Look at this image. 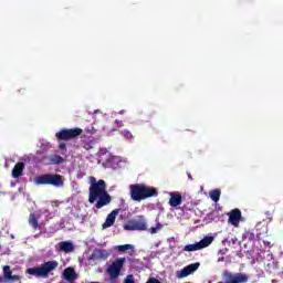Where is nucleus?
Returning <instances> with one entry per match:
<instances>
[{"instance_id":"f257e3e1","label":"nucleus","mask_w":283,"mask_h":283,"mask_svg":"<svg viewBox=\"0 0 283 283\" xmlns=\"http://www.w3.org/2000/svg\"><path fill=\"white\" fill-rule=\"evenodd\" d=\"M90 197L88 202L91 205L96 203V209H102L112 202V197L107 193V188L104 180H96L94 177H90Z\"/></svg>"},{"instance_id":"f03ea898","label":"nucleus","mask_w":283,"mask_h":283,"mask_svg":"<svg viewBox=\"0 0 283 283\" xmlns=\"http://www.w3.org/2000/svg\"><path fill=\"white\" fill-rule=\"evenodd\" d=\"M129 191L130 198L135 202H143V200H147V198H156L158 196V189L145 184L130 185Z\"/></svg>"},{"instance_id":"7ed1b4c3","label":"nucleus","mask_w":283,"mask_h":283,"mask_svg":"<svg viewBox=\"0 0 283 283\" xmlns=\"http://www.w3.org/2000/svg\"><path fill=\"white\" fill-rule=\"evenodd\" d=\"M56 266H59V262L49 261V262L42 264L41 266L29 268L27 270V273L29 275H34L35 277H48V275H50V273H52V271H54V269H56Z\"/></svg>"},{"instance_id":"20e7f679","label":"nucleus","mask_w":283,"mask_h":283,"mask_svg":"<svg viewBox=\"0 0 283 283\" xmlns=\"http://www.w3.org/2000/svg\"><path fill=\"white\" fill-rule=\"evenodd\" d=\"M35 185H51L52 187H63V177L61 175L46 174L33 178Z\"/></svg>"},{"instance_id":"39448f33","label":"nucleus","mask_w":283,"mask_h":283,"mask_svg":"<svg viewBox=\"0 0 283 283\" xmlns=\"http://www.w3.org/2000/svg\"><path fill=\"white\" fill-rule=\"evenodd\" d=\"M125 231H147V219L145 216H138L124 224Z\"/></svg>"},{"instance_id":"423d86ee","label":"nucleus","mask_w":283,"mask_h":283,"mask_svg":"<svg viewBox=\"0 0 283 283\" xmlns=\"http://www.w3.org/2000/svg\"><path fill=\"white\" fill-rule=\"evenodd\" d=\"M222 280L223 283H247L249 282V275L242 272H230V271H223L222 272Z\"/></svg>"},{"instance_id":"0eeeda50","label":"nucleus","mask_w":283,"mask_h":283,"mask_svg":"<svg viewBox=\"0 0 283 283\" xmlns=\"http://www.w3.org/2000/svg\"><path fill=\"white\" fill-rule=\"evenodd\" d=\"M82 134L83 129L81 128H63L55 134V138H57V140H71Z\"/></svg>"},{"instance_id":"6e6552de","label":"nucleus","mask_w":283,"mask_h":283,"mask_svg":"<svg viewBox=\"0 0 283 283\" xmlns=\"http://www.w3.org/2000/svg\"><path fill=\"white\" fill-rule=\"evenodd\" d=\"M214 237L207 235L201 241L188 244L184 248V251L191 252V251H201V249H207V247H211L213 244Z\"/></svg>"},{"instance_id":"1a4fd4ad","label":"nucleus","mask_w":283,"mask_h":283,"mask_svg":"<svg viewBox=\"0 0 283 283\" xmlns=\"http://www.w3.org/2000/svg\"><path fill=\"white\" fill-rule=\"evenodd\" d=\"M125 264V258H119L115 260L106 270V273L109 275L111 280H118L120 275V270Z\"/></svg>"},{"instance_id":"9d476101","label":"nucleus","mask_w":283,"mask_h":283,"mask_svg":"<svg viewBox=\"0 0 283 283\" xmlns=\"http://www.w3.org/2000/svg\"><path fill=\"white\" fill-rule=\"evenodd\" d=\"M198 269H200L199 262L189 264L186 268L177 271L176 276L178 277V280H182L184 277H189V275H191V273H196Z\"/></svg>"},{"instance_id":"9b49d317","label":"nucleus","mask_w":283,"mask_h":283,"mask_svg":"<svg viewBox=\"0 0 283 283\" xmlns=\"http://www.w3.org/2000/svg\"><path fill=\"white\" fill-rule=\"evenodd\" d=\"M122 164L123 159L120 157L111 155L109 158H106V161L103 165L106 168L118 169V167H120Z\"/></svg>"},{"instance_id":"f8f14e48","label":"nucleus","mask_w":283,"mask_h":283,"mask_svg":"<svg viewBox=\"0 0 283 283\" xmlns=\"http://www.w3.org/2000/svg\"><path fill=\"white\" fill-rule=\"evenodd\" d=\"M229 216V220L228 222L230 224H232V227H240V220H242V212L239 209H234L232 211H230Z\"/></svg>"},{"instance_id":"ddd939ff","label":"nucleus","mask_w":283,"mask_h":283,"mask_svg":"<svg viewBox=\"0 0 283 283\" xmlns=\"http://www.w3.org/2000/svg\"><path fill=\"white\" fill-rule=\"evenodd\" d=\"M170 197L168 205L170 207H180L182 205V195L180 192H168Z\"/></svg>"},{"instance_id":"4468645a","label":"nucleus","mask_w":283,"mask_h":283,"mask_svg":"<svg viewBox=\"0 0 283 283\" xmlns=\"http://www.w3.org/2000/svg\"><path fill=\"white\" fill-rule=\"evenodd\" d=\"M118 209L113 210L103 223V229H109V227H113L114 222H116V217L118 216Z\"/></svg>"},{"instance_id":"2eb2a0df","label":"nucleus","mask_w":283,"mask_h":283,"mask_svg":"<svg viewBox=\"0 0 283 283\" xmlns=\"http://www.w3.org/2000/svg\"><path fill=\"white\" fill-rule=\"evenodd\" d=\"M3 277L7 282H19L21 280V276L12 275V270L9 265L3 266Z\"/></svg>"},{"instance_id":"dca6fc26","label":"nucleus","mask_w":283,"mask_h":283,"mask_svg":"<svg viewBox=\"0 0 283 283\" xmlns=\"http://www.w3.org/2000/svg\"><path fill=\"white\" fill-rule=\"evenodd\" d=\"M60 251H63L64 253H72L74 251V243L70 241H63L59 243Z\"/></svg>"},{"instance_id":"f3484780","label":"nucleus","mask_w":283,"mask_h":283,"mask_svg":"<svg viewBox=\"0 0 283 283\" xmlns=\"http://www.w3.org/2000/svg\"><path fill=\"white\" fill-rule=\"evenodd\" d=\"M25 169V164L18 163L12 169V178H19L21 174H23V170Z\"/></svg>"},{"instance_id":"a211bd4d","label":"nucleus","mask_w":283,"mask_h":283,"mask_svg":"<svg viewBox=\"0 0 283 283\" xmlns=\"http://www.w3.org/2000/svg\"><path fill=\"white\" fill-rule=\"evenodd\" d=\"M111 155L112 153H109V149L101 148L98 151L99 161L103 163V165H105V163L107 161V158H109Z\"/></svg>"},{"instance_id":"6ab92c4d","label":"nucleus","mask_w":283,"mask_h":283,"mask_svg":"<svg viewBox=\"0 0 283 283\" xmlns=\"http://www.w3.org/2000/svg\"><path fill=\"white\" fill-rule=\"evenodd\" d=\"M49 160V165H61L63 163V157L59 155H52L46 158Z\"/></svg>"},{"instance_id":"aec40b11","label":"nucleus","mask_w":283,"mask_h":283,"mask_svg":"<svg viewBox=\"0 0 283 283\" xmlns=\"http://www.w3.org/2000/svg\"><path fill=\"white\" fill-rule=\"evenodd\" d=\"M64 279H66L67 282H72V280H76V273L74 272V270L72 268H67L64 271Z\"/></svg>"},{"instance_id":"412c9836","label":"nucleus","mask_w":283,"mask_h":283,"mask_svg":"<svg viewBox=\"0 0 283 283\" xmlns=\"http://www.w3.org/2000/svg\"><path fill=\"white\" fill-rule=\"evenodd\" d=\"M39 216L31 213L30 218H29V223L31 227H33V229H36L39 227Z\"/></svg>"},{"instance_id":"4be33fe9","label":"nucleus","mask_w":283,"mask_h":283,"mask_svg":"<svg viewBox=\"0 0 283 283\" xmlns=\"http://www.w3.org/2000/svg\"><path fill=\"white\" fill-rule=\"evenodd\" d=\"M220 193H221L220 189H214L209 192V196L211 200H213V202H218V200H220Z\"/></svg>"},{"instance_id":"5701e85b","label":"nucleus","mask_w":283,"mask_h":283,"mask_svg":"<svg viewBox=\"0 0 283 283\" xmlns=\"http://www.w3.org/2000/svg\"><path fill=\"white\" fill-rule=\"evenodd\" d=\"M116 249L119 251V253H125L126 251H134L133 244H124V245H117Z\"/></svg>"},{"instance_id":"b1692460","label":"nucleus","mask_w":283,"mask_h":283,"mask_svg":"<svg viewBox=\"0 0 283 283\" xmlns=\"http://www.w3.org/2000/svg\"><path fill=\"white\" fill-rule=\"evenodd\" d=\"M95 258H99L101 260H107V258H109V252H107V250H98L95 252Z\"/></svg>"},{"instance_id":"393cba45","label":"nucleus","mask_w":283,"mask_h":283,"mask_svg":"<svg viewBox=\"0 0 283 283\" xmlns=\"http://www.w3.org/2000/svg\"><path fill=\"white\" fill-rule=\"evenodd\" d=\"M120 135L124 136L126 140H134V135L127 129L120 130Z\"/></svg>"},{"instance_id":"a878e982","label":"nucleus","mask_w":283,"mask_h":283,"mask_svg":"<svg viewBox=\"0 0 283 283\" xmlns=\"http://www.w3.org/2000/svg\"><path fill=\"white\" fill-rule=\"evenodd\" d=\"M163 230V224L157 223L155 227L150 228L148 232H150L151 235H155V233H158V231Z\"/></svg>"},{"instance_id":"bb28decb","label":"nucleus","mask_w":283,"mask_h":283,"mask_svg":"<svg viewBox=\"0 0 283 283\" xmlns=\"http://www.w3.org/2000/svg\"><path fill=\"white\" fill-rule=\"evenodd\" d=\"M52 148V144L50 142H42L41 143V146H40V149L41 151H48V149H51Z\"/></svg>"},{"instance_id":"cd10ccee","label":"nucleus","mask_w":283,"mask_h":283,"mask_svg":"<svg viewBox=\"0 0 283 283\" xmlns=\"http://www.w3.org/2000/svg\"><path fill=\"white\" fill-rule=\"evenodd\" d=\"M86 134H96V128L93 125H90L85 128Z\"/></svg>"},{"instance_id":"c85d7f7f","label":"nucleus","mask_w":283,"mask_h":283,"mask_svg":"<svg viewBox=\"0 0 283 283\" xmlns=\"http://www.w3.org/2000/svg\"><path fill=\"white\" fill-rule=\"evenodd\" d=\"M124 283H134V275L126 276Z\"/></svg>"},{"instance_id":"c756f323","label":"nucleus","mask_w":283,"mask_h":283,"mask_svg":"<svg viewBox=\"0 0 283 283\" xmlns=\"http://www.w3.org/2000/svg\"><path fill=\"white\" fill-rule=\"evenodd\" d=\"M146 283H161L160 281H158V279H149Z\"/></svg>"},{"instance_id":"7c9ffc66","label":"nucleus","mask_w":283,"mask_h":283,"mask_svg":"<svg viewBox=\"0 0 283 283\" xmlns=\"http://www.w3.org/2000/svg\"><path fill=\"white\" fill-rule=\"evenodd\" d=\"M93 145H94V143L91 142L90 144H85L84 148L92 149L94 147Z\"/></svg>"},{"instance_id":"2f4dec72","label":"nucleus","mask_w":283,"mask_h":283,"mask_svg":"<svg viewBox=\"0 0 283 283\" xmlns=\"http://www.w3.org/2000/svg\"><path fill=\"white\" fill-rule=\"evenodd\" d=\"M115 123H116L117 127H123V120L116 119Z\"/></svg>"},{"instance_id":"473e14b6","label":"nucleus","mask_w":283,"mask_h":283,"mask_svg":"<svg viewBox=\"0 0 283 283\" xmlns=\"http://www.w3.org/2000/svg\"><path fill=\"white\" fill-rule=\"evenodd\" d=\"M264 245H265V247H269L270 249H271V247H273V244H271L270 241H264Z\"/></svg>"},{"instance_id":"72a5a7b5","label":"nucleus","mask_w":283,"mask_h":283,"mask_svg":"<svg viewBox=\"0 0 283 283\" xmlns=\"http://www.w3.org/2000/svg\"><path fill=\"white\" fill-rule=\"evenodd\" d=\"M59 147H60V149H65L66 146H65V144H60Z\"/></svg>"},{"instance_id":"f704fd0d","label":"nucleus","mask_w":283,"mask_h":283,"mask_svg":"<svg viewBox=\"0 0 283 283\" xmlns=\"http://www.w3.org/2000/svg\"><path fill=\"white\" fill-rule=\"evenodd\" d=\"M118 114L120 115L125 114V109L119 111Z\"/></svg>"},{"instance_id":"c9c22d12","label":"nucleus","mask_w":283,"mask_h":283,"mask_svg":"<svg viewBox=\"0 0 283 283\" xmlns=\"http://www.w3.org/2000/svg\"><path fill=\"white\" fill-rule=\"evenodd\" d=\"M116 114H118L117 112H114L113 114H112V116L113 117H116Z\"/></svg>"},{"instance_id":"e433bc0d","label":"nucleus","mask_w":283,"mask_h":283,"mask_svg":"<svg viewBox=\"0 0 283 283\" xmlns=\"http://www.w3.org/2000/svg\"><path fill=\"white\" fill-rule=\"evenodd\" d=\"M269 256H270L271 259H273V254L270 253Z\"/></svg>"},{"instance_id":"4c0bfd02","label":"nucleus","mask_w":283,"mask_h":283,"mask_svg":"<svg viewBox=\"0 0 283 283\" xmlns=\"http://www.w3.org/2000/svg\"><path fill=\"white\" fill-rule=\"evenodd\" d=\"M222 260H224V258L219 259V262H222Z\"/></svg>"},{"instance_id":"58836bf2","label":"nucleus","mask_w":283,"mask_h":283,"mask_svg":"<svg viewBox=\"0 0 283 283\" xmlns=\"http://www.w3.org/2000/svg\"><path fill=\"white\" fill-rule=\"evenodd\" d=\"M281 255H283V251H281Z\"/></svg>"},{"instance_id":"ea45409f","label":"nucleus","mask_w":283,"mask_h":283,"mask_svg":"<svg viewBox=\"0 0 283 283\" xmlns=\"http://www.w3.org/2000/svg\"><path fill=\"white\" fill-rule=\"evenodd\" d=\"M218 283H224V282L220 281V282H218Z\"/></svg>"},{"instance_id":"a19ab883","label":"nucleus","mask_w":283,"mask_h":283,"mask_svg":"<svg viewBox=\"0 0 283 283\" xmlns=\"http://www.w3.org/2000/svg\"><path fill=\"white\" fill-rule=\"evenodd\" d=\"M0 282H1V279H0Z\"/></svg>"}]
</instances>
